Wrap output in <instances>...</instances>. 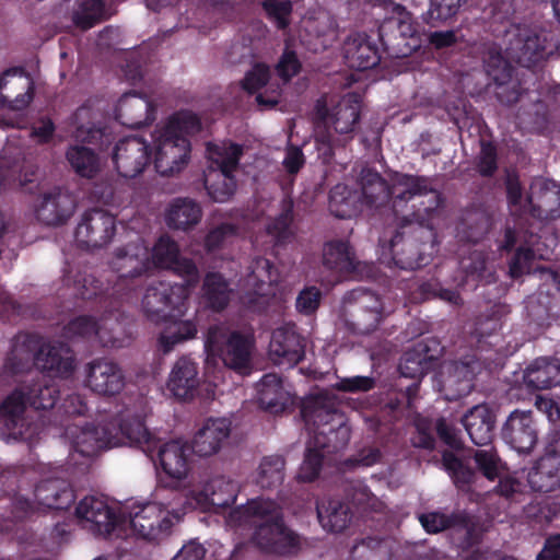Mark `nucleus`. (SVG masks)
<instances>
[{"mask_svg": "<svg viewBox=\"0 0 560 560\" xmlns=\"http://www.w3.org/2000/svg\"><path fill=\"white\" fill-rule=\"evenodd\" d=\"M405 187L394 201V214L399 220L398 229L389 241V258L382 262L387 267L416 270L429 264L422 246L433 243L435 230L433 219L443 199L439 191L429 187L424 176L405 175L400 180Z\"/></svg>", "mask_w": 560, "mask_h": 560, "instance_id": "nucleus-1", "label": "nucleus"}, {"mask_svg": "<svg viewBox=\"0 0 560 560\" xmlns=\"http://www.w3.org/2000/svg\"><path fill=\"white\" fill-rule=\"evenodd\" d=\"M77 295L85 301H93L96 312L101 314L100 320L90 315H80L72 318L63 328L62 336L67 339L97 338L105 348L118 349L125 347L124 322L127 319L126 311L119 319L109 304V299L101 289L100 279L93 275L79 273L75 278Z\"/></svg>", "mask_w": 560, "mask_h": 560, "instance_id": "nucleus-2", "label": "nucleus"}, {"mask_svg": "<svg viewBox=\"0 0 560 560\" xmlns=\"http://www.w3.org/2000/svg\"><path fill=\"white\" fill-rule=\"evenodd\" d=\"M33 366L67 378L75 369L74 352L66 342L45 343L36 334H18L5 357L3 373L18 376L30 372Z\"/></svg>", "mask_w": 560, "mask_h": 560, "instance_id": "nucleus-3", "label": "nucleus"}, {"mask_svg": "<svg viewBox=\"0 0 560 560\" xmlns=\"http://www.w3.org/2000/svg\"><path fill=\"white\" fill-rule=\"evenodd\" d=\"M73 450L85 457H93L101 451L120 443L147 446L151 448L152 435L145 427L144 419L129 409L120 411L103 425L85 424L82 428H69Z\"/></svg>", "mask_w": 560, "mask_h": 560, "instance_id": "nucleus-4", "label": "nucleus"}, {"mask_svg": "<svg viewBox=\"0 0 560 560\" xmlns=\"http://www.w3.org/2000/svg\"><path fill=\"white\" fill-rule=\"evenodd\" d=\"M116 279L112 285L104 288L100 280L101 289L109 299V304L119 319L124 316L125 305L133 298L136 291L143 284L151 270V261L148 248L138 243H129L115 249L109 261ZM112 280H108V284Z\"/></svg>", "mask_w": 560, "mask_h": 560, "instance_id": "nucleus-5", "label": "nucleus"}, {"mask_svg": "<svg viewBox=\"0 0 560 560\" xmlns=\"http://www.w3.org/2000/svg\"><path fill=\"white\" fill-rule=\"evenodd\" d=\"M244 514L253 518V541L265 552L287 556L299 549V536L283 521L279 504L272 500L253 499L244 506Z\"/></svg>", "mask_w": 560, "mask_h": 560, "instance_id": "nucleus-6", "label": "nucleus"}, {"mask_svg": "<svg viewBox=\"0 0 560 560\" xmlns=\"http://www.w3.org/2000/svg\"><path fill=\"white\" fill-rule=\"evenodd\" d=\"M59 399V390L55 385L40 381L23 383L14 388L0 404V422L8 436L13 440H24L25 411L27 406L36 410L54 408Z\"/></svg>", "mask_w": 560, "mask_h": 560, "instance_id": "nucleus-7", "label": "nucleus"}, {"mask_svg": "<svg viewBox=\"0 0 560 560\" xmlns=\"http://www.w3.org/2000/svg\"><path fill=\"white\" fill-rule=\"evenodd\" d=\"M209 166L203 173V184L209 197L215 202H225L236 190L234 172L240 165L243 147L232 141L207 143Z\"/></svg>", "mask_w": 560, "mask_h": 560, "instance_id": "nucleus-8", "label": "nucleus"}, {"mask_svg": "<svg viewBox=\"0 0 560 560\" xmlns=\"http://www.w3.org/2000/svg\"><path fill=\"white\" fill-rule=\"evenodd\" d=\"M304 420L315 427L310 442L326 456L342 451L349 443L351 432L345 424L332 401L316 398L312 406L302 409Z\"/></svg>", "mask_w": 560, "mask_h": 560, "instance_id": "nucleus-9", "label": "nucleus"}, {"mask_svg": "<svg viewBox=\"0 0 560 560\" xmlns=\"http://www.w3.org/2000/svg\"><path fill=\"white\" fill-rule=\"evenodd\" d=\"M254 345L252 334L231 330L223 325L209 326L205 340L208 357L220 359L226 368L243 375L250 372Z\"/></svg>", "mask_w": 560, "mask_h": 560, "instance_id": "nucleus-10", "label": "nucleus"}, {"mask_svg": "<svg viewBox=\"0 0 560 560\" xmlns=\"http://www.w3.org/2000/svg\"><path fill=\"white\" fill-rule=\"evenodd\" d=\"M386 316L381 296L370 290L357 288L342 298V318L347 329L354 335L374 332Z\"/></svg>", "mask_w": 560, "mask_h": 560, "instance_id": "nucleus-11", "label": "nucleus"}, {"mask_svg": "<svg viewBox=\"0 0 560 560\" xmlns=\"http://www.w3.org/2000/svg\"><path fill=\"white\" fill-rule=\"evenodd\" d=\"M361 120V101L357 94H348L332 108L330 125L336 135L326 130L316 142L326 148L324 155L331 158L335 148H345L353 140Z\"/></svg>", "mask_w": 560, "mask_h": 560, "instance_id": "nucleus-12", "label": "nucleus"}, {"mask_svg": "<svg viewBox=\"0 0 560 560\" xmlns=\"http://www.w3.org/2000/svg\"><path fill=\"white\" fill-rule=\"evenodd\" d=\"M187 301V290L184 287L159 281L147 288L141 305L147 319L160 324L183 316Z\"/></svg>", "mask_w": 560, "mask_h": 560, "instance_id": "nucleus-13", "label": "nucleus"}, {"mask_svg": "<svg viewBox=\"0 0 560 560\" xmlns=\"http://www.w3.org/2000/svg\"><path fill=\"white\" fill-rule=\"evenodd\" d=\"M154 167L162 176H171L186 166L190 159V141L186 137L166 133V129L155 131Z\"/></svg>", "mask_w": 560, "mask_h": 560, "instance_id": "nucleus-14", "label": "nucleus"}, {"mask_svg": "<svg viewBox=\"0 0 560 560\" xmlns=\"http://www.w3.org/2000/svg\"><path fill=\"white\" fill-rule=\"evenodd\" d=\"M129 523L135 535L148 541L166 537L173 526L167 508L156 502L133 505L129 513Z\"/></svg>", "mask_w": 560, "mask_h": 560, "instance_id": "nucleus-15", "label": "nucleus"}, {"mask_svg": "<svg viewBox=\"0 0 560 560\" xmlns=\"http://www.w3.org/2000/svg\"><path fill=\"white\" fill-rule=\"evenodd\" d=\"M115 234V217L100 208L86 210L74 232L78 245L86 249L105 247L112 242Z\"/></svg>", "mask_w": 560, "mask_h": 560, "instance_id": "nucleus-16", "label": "nucleus"}, {"mask_svg": "<svg viewBox=\"0 0 560 560\" xmlns=\"http://www.w3.org/2000/svg\"><path fill=\"white\" fill-rule=\"evenodd\" d=\"M527 481L535 492L549 493L560 488V432L548 434L545 453L528 472Z\"/></svg>", "mask_w": 560, "mask_h": 560, "instance_id": "nucleus-17", "label": "nucleus"}, {"mask_svg": "<svg viewBox=\"0 0 560 560\" xmlns=\"http://www.w3.org/2000/svg\"><path fill=\"white\" fill-rule=\"evenodd\" d=\"M417 24L408 14L385 20L378 27V39L384 51L392 58L409 56L417 47Z\"/></svg>", "mask_w": 560, "mask_h": 560, "instance_id": "nucleus-18", "label": "nucleus"}, {"mask_svg": "<svg viewBox=\"0 0 560 560\" xmlns=\"http://www.w3.org/2000/svg\"><path fill=\"white\" fill-rule=\"evenodd\" d=\"M152 161L150 144L137 136L120 139L113 152V162L117 173L125 178L140 175Z\"/></svg>", "mask_w": 560, "mask_h": 560, "instance_id": "nucleus-19", "label": "nucleus"}, {"mask_svg": "<svg viewBox=\"0 0 560 560\" xmlns=\"http://www.w3.org/2000/svg\"><path fill=\"white\" fill-rule=\"evenodd\" d=\"M503 441L520 454H528L538 441V430L532 411L515 409L501 429Z\"/></svg>", "mask_w": 560, "mask_h": 560, "instance_id": "nucleus-20", "label": "nucleus"}, {"mask_svg": "<svg viewBox=\"0 0 560 560\" xmlns=\"http://www.w3.org/2000/svg\"><path fill=\"white\" fill-rule=\"evenodd\" d=\"M33 100V82L22 67H13L0 74V106L21 110Z\"/></svg>", "mask_w": 560, "mask_h": 560, "instance_id": "nucleus-21", "label": "nucleus"}, {"mask_svg": "<svg viewBox=\"0 0 560 560\" xmlns=\"http://www.w3.org/2000/svg\"><path fill=\"white\" fill-rule=\"evenodd\" d=\"M86 385L98 395L114 396L125 387V375L114 361L97 358L86 366Z\"/></svg>", "mask_w": 560, "mask_h": 560, "instance_id": "nucleus-22", "label": "nucleus"}, {"mask_svg": "<svg viewBox=\"0 0 560 560\" xmlns=\"http://www.w3.org/2000/svg\"><path fill=\"white\" fill-rule=\"evenodd\" d=\"M77 207L74 196L59 187L40 196L36 206V218L49 226L65 224L73 214Z\"/></svg>", "mask_w": 560, "mask_h": 560, "instance_id": "nucleus-23", "label": "nucleus"}, {"mask_svg": "<svg viewBox=\"0 0 560 560\" xmlns=\"http://www.w3.org/2000/svg\"><path fill=\"white\" fill-rule=\"evenodd\" d=\"M527 202L534 218L546 221L560 218V185L550 179L533 182Z\"/></svg>", "mask_w": 560, "mask_h": 560, "instance_id": "nucleus-24", "label": "nucleus"}, {"mask_svg": "<svg viewBox=\"0 0 560 560\" xmlns=\"http://www.w3.org/2000/svg\"><path fill=\"white\" fill-rule=\"evenodd\" d=\"M269 355L276 365L293 368L304 359V339L292 328H277L269 343Z\"/></svg>", "mask_w": 560, "mask_h": 560, "instance_id": "nucleus-25", "label": "nucleus"}, {"mask_svg": "<svg viewBox=\"0 0 560 560\" xmlns=\"http://www.w3.org/2000/svg\"><path fill=\"white\" fill-rule=\"evenodd\" d=\"M406 174L401 175L396 185L390 188L385 178L380 173L371 168H364L360 175V187L359 192L361 199L368 208L378 209L385 206L390 197H393L392 209L394 210V201L397 194L402 192L405 187L400 185V180Z\"/></svg>", "mask_w": 560, "mask_h": 560, "instance_id": "nucleus-26", "label": "nucleus"}, {"mask_svg": "<svg viewBox=\"0 0 560 560\" xmlns=\"http://www.w3.org/2000/svg\"><path fill=\"white\" fill-rule=\"evenodd\" d=\"M190 452H192L191 445L180 440H172L160 446L158 452L160 466L164 474L172 479L165 487L175 488L180 480L187 477Z\"/></svg>", "mask_w": 560, "mask_h": 560, "instance_id": "nucleus-27", "label": "nucleus"}, {"mask_svg": "<svg viewBox=\"0 0 560 560\" xmlns=\"http://www.w3.org/2000/svg\"><path fill=\"white\" fill-rule=\"evenodd\" d=\"M342 50L347 65L358 71L373 69L381 62V52L376 42L366 33L349 35Z\"/></svg>", "mask_w": 560, "mask_h": 560, "instance_id": "nucleus-28", "label": "nucleus"}, {"mask_svg": "<svg viewBox=\"0 0 560 560\" xmlns=\"http://www.w3.org/2000/svg\"><path fill=\"white\" fill-rule=\"evenodd\" d=\"M75 516L91 523V529L100 535H112L119 524V517L108 504L96 497H85L75 508Z\"/></svg>", "mask_w": 560, "mask_h": 560, "instance_id": "nucleus-29", "label": "nucleus"}, {"mask_svg": "<svg viewBox=\"0 0 560 560\" xmlns=\"http://www.w3.org/2000/svg\"><path fill=\"white\" fill-rule=\"evenodd\" d=\"M511 48L517 51V61L526 66L538 63L541 60L560 58L556 45L549 48L541 40L540 35L527 27H517Z\"/></svg>", "mask_w": 560, "mask_h": 560, "instance_id": "nucleus-30", "label": "nucleus"}, {"mask_svg": "<svg viewBox=\"0 0 560 560\" xmlns=\"http://www.w3.org/2000/svg\"><path fill=\"white\" fill-rule=\"evenodd\" d=\"M231 434V421L225 418H210L196 432L191 450L200 457L217 454Z\"/></svg>", "mask_w": 560, "mask_h": 560, "instance_id": "nucleus-31", "label": "nucleus"}, {"mask_svg": "<svg viewBox=\"0 0 560 560\" xmlns=\"http://www.w3.org/2000/svg\"><path fill=\"white\" fill-rule=\"evenodd\" d=\"M460 421L474 444L483 446L492 442L497 416L494 410L487 404L471 407L462 417Z\"/></svg>", "mask_w": 560, "mask_h": 560, "instance_id": "nucleus-32", "label": "nucleus"}, {"mask_svg": "<svg viewBox=\"0 0 560 560\" xmlns=\"http://www.w3.org/2000/svg\"><path fill=\"white\" fill-rule=\"evenodd\" d=\"M152 104L147 96L136 91L125 93L115 107V119L122 126L138 129L150 125Z\"/></svg>", "mask_w": 560, "mask_h": 560, "instance_id": "nucleus-33", "label": "nucleus"}, {"mask_svg": "<svg viewBox=\"0 0 560 560\" xmlns=\"http://www.w3.org/2000/svg\"><path fill=\"white\" fill-rule=\"evenodd\" d=\"M34 497L38 506L48 510H67L75 501L71 485L60 478H48L38 482Z\"/></svg>", "mask_w": 560, "mask_h": 560, "instance_id": "nucleus-34", "label": "nucleus"}, {"mask_svg": "<svg viewBox=\"0 0 560 560\" xmlns=\"http://www.w3.org/2000/svg\"><path fill=\"white\" fill-rule=\"evenodd\" d=\"M200 378L198 365L188 357H180L174 364L167 387L180 400H190L195 397Z\"/></svg>", "mask_w": 560, "mask_h": 560, "instance_id": "nucleus-35", "label": "nucleus"}, {"mask_svg": "<svg viewBox=\"0 0 560 560\" xmlns=\"http://www.w3.org/2000/svg\"><path fill=\"white\" fill-rule=\"evenodd\" d=\"M523 380L526 387L532 390H542L560 385V361L537 358L524 371Z\"/></svg>", "mask_w": 560, "mask_h": 560, "instance_id": "nucleus-36", "label": "nucleus"}, {"mask_svg": "<svg viewBox=\"0 0 560 560\" xmlns=\"http://www.w3.org/2000/svg\"><path fill=\"white\" fill-rule=\"evenodd\" d=\"M257 400L259 406L270 413L282 412L289 401V393L284 390L281 377L276 373L265 374L257 384Z\"/></svg>", "mask_w": 560, "mask_h": 560, "instance_id": "nucleus-37", "label": "nucleus"}, {"mask_svg": "<svg viewBox=\"0 0 560 560\" xmlns=\"http://www.w3.org/2000/svg\"><path fill=\"white\" fill-rule=\"evenodd\" d=\"M481 371V363L475 354H467L451 365L446 383L456 392L455 397L470 394L474 389V380Z\"/></svg>", "mask_w": 560, "mask_h": 560, "instance_id": "nucleus-38", "label": "nucleus"}, {"mask_svg": "<svg viewBox=\"0 0 560 560\" xmlns=\"http://www.w3.org/2000/svg\"><path fill=\"white\" fill-rule=\"evenodd\" d=\"M317 517L324 529L340 533L352 518L350 506L339 499H323L316 503Z\"/></svg>", "mask_w": 560, "mask_h": 560, "instance_id": "nucleus-39", "label": "nucleus"}, {"mask_svg": "<svg viewBox=\"0 0 560 560\" xmlns=\"http://www.w3.org/2000/svg\"><path fill=\"white\" fill-rule=\"evenodd\" d=\"M201 291L202 303L215 313H220L229 306L233 292L224 276L215 271H210L205 276Z\"/></svg>", "mask_w": 560, "mask_h": 560, "instance_id": "nucleus-40", "label": "nucleus"}, {"mask_svg": "<svg viewBox=\"0 0 560 560\" xmlns=\"http://www.w3.org/2000/svg\"><path fill=\"white\" fill-rule=\"evenodd\" d=\"M323 262L328 269L343 275L354 273L359 265L349 242L341 240L330 241L325 244Z\"/></svg>", "mask_w": 560, "mask_h": 560, "instance_id": "nucleus-41", "label": "nucleus"}, {"mask_svg": "<svg viewBox=\"0 0 560 560\" xmlns=\"http://www.w3.org/2000/svg\"><path fill=\"white\" fill-rule=\"evenodd\" d=\"M363 205L359 191L347 185L338 184L329 192V211L338 219H351L361 211Z\"/></svg>", "mask_w": 560, "mask_h": 560, "instance_id": "nucleus-42", "label": "nucleus"}, {"mask_svg": "<svg viewBox=\"0 0 560 560\" xmlns=\"http://www.w3.org/2000/svg\"><path fill=\"white\" fill-rule=\"evenodd\" d=\"M202 215L201 207L190 198H176L170 205L166 223L171 229L187 230L196 225Z\"/></svg>", "mask_w": 560, "mask_h": 560, "instance_id": "nucleus-43", "label": "nucleus"}, {"mask_svg": "<svg viewBox=\"0 0 560 560\" xmlns=\"http://www.w3.org/2000/svg\"><path fill=\"white\" fill-rule=\"evenodd\" d=\"M95 114L90 106H80L72 115V124L75 127L74 138L78 141L100 144L104 143L106 128L94 122Z\"/></svg>", "mask_w": 560, "mask_h": 560, "instance_id": "nucleus-44", "label": "nucleus"}, {"mask_svg": "<svg viewBox=\"0 0 560 560\" xmlns=\"http://www.w3.org/2000/svg\"><path fill=\"white\" fill-rule=\"evenodd\" d=\"M294 201L287 196L281 201L280 213L267 225V233L273 237L276 245H285L294 238Z\"/></svg>", "mask_w": 560, "mask_h": 560, "instance_id": "nucleus-45", "label": "nucleus"}, {"mask_svg": "<svg viewBox=\"0 0 560 560\" xmlns=\"http://www.w3.org/2000/svg\"><path fill=\"white\" fill-rule=\"evenodd\" d=\"M171 318L166 323L167 326L161 331L158 338L159 349L163 353L171 352L176 345L190 340L197 335V325L195 322L187 319Z\"/></svg>", "mask_w": 560, "mask_h": 560, "instance_id": "nucleus-46", "label": "nucleus"}, {"mask_svg": "<svg viewBox=\"0 0 560 560\" xmlns=\"http://www.w3.org/2000/svg\"><path fill=\"white\" fill-rule=\"evenodd\" d=\"M66 158L72 170L81 177L93 178L100 171V159L94 150L83 145H71Z\"/></svg>", "mask_w": 560, "mask_h": 560, "instance_id": "nucleus-47", "label": "nucleus"}, {"mask_svg": "<svg viewBox=\"0 0 560 560\" xmlns=\"http://www.w3.org/2000/svg\"><path fill=\"white\" fill-rule=\"evenodd\" d=\"M203 492L213 506L226 509L236 501V485L224 477L212 478L203 488Z\"/></svg>", "mask_w": 560, "mask_h": 560, "instance_id": "nucleus-48", "label": "nucleus"}, {"mask_svg": "<svg viewBox=\"0 0 560 560\" xmlns=\"http://www.w3.org/2000/svg\"><path fill=\"white\" fill-rule=\"evenodd\" d=\"M107 19L103 0H84L72 14L73 24L82 31H88Z\"/></svg>", "mask_w": 560, "mask_h": 560, "instance_id": "nucleus-49", "label": "nucleus"}, {"mask_svg": "<svg viewBox=\"0 0 560 560\" xmlns=\"http://www.w3.org/2000/svg\"><path fill=\"white\" fill-rule=\"evenodd\" d=\"M442 465L459 490H467L474 482L476 472L467 463L451 451L442 453Z\"/></svg>", "mask_w": 560, "mask_h": 560, "instance_id": "nucleus-50", "label": "nucleus"}, {"mask_svg": "<svg viewBox=\"0 0 560 560\" xmlns=\"http://www.w3.org/2000/svg\"><path fill=\"white\" fill-rule=\"evenodd\" d=\"M285 460L280 455L265 456L258 468L257 485L262 489H271L284 479Z\"/></svg>", "mask_w": 560, "mask_h": 560, "instance_id": "nucleus-51", "label": "nucleus"}, {"mask_svg": "<svg viewBox=\"0 0 560 560\" xmlns=\"http://www.w3.org/2000/svg\"><path fill=\"white\" fill-rule=\"evenodd\" d=\"M163 128L168 135L188 138L201 130V121L195 113L182 110L172 115Z\"/></svg>", "mask_w": 560, "mask_h": 560, "instance_id": "nucleus-52", "label": "nucleus"}, {"mask_svg": "<svg viewBox=\"0 0 560 560\" xmlns=\"http://www.w3.org/2000/svg\"><path fill=\"white\" fill-rule=\"evenodd\" d=\"M180 255L178 244L168 235H162L152 248V262L158 269H167Z\"/></svg>", "mask_w": 560, "mask_h": 560, "instance_id": "nucleus-53", "label": "nucleus"}, {"mask_svg": "<svg viewBox=\"0 0 560 560\" xmlns=\"http://www.w3.org/2000/svg\"><path fill=\"white\" fill-rule=\"evenodd\" d=\"M166 270H171L175 275L183 278L182 283H172V285H182L187 290V299L191 290L198 284L200 280V273L195 261L187 257H180L175 259V262L170 266Z\"/></svg>", "mask_w": 560, "mask_h": 560, "instance_id": "nucleus-54", "label": "nucleus"}, {"mask_svg": "<svg viewBox=\"0 0 560 560\" xmlns=\"http://www.w3.org/2000/svg\"><path fill=\"white\" fill-rule=\"evenodd\" d=\"M326 455L308 442L304 459L300 466L298 479L312 482L319 476Z\"/></svg>", "mask_w": 560, "mask_h": 560, "instance_id": "nucleus-55", "label": "nucleus"}, {"mask_svg": "<svg viewBox=\"0 0 560 560\" xmlns=\"http://www.w3.org/2000/svg\"><path fill=\"white\" fill-rule=\"evenodd\" d=\"M468 0H430L428 11L430 22L446 23L454 20Z\"/></svg>", "mask_w": 560, "mask_h": 560, "instance_id": "nucleus-56", "label": "nucleus"}, {"mask_svg": "<svg viewBox=\"0 0 560 560\" xmlns=\"http://www.w3.org/2000/svg\"><path fill=\"white\" fill-rule=\"evenodd\" d=\"M419 521L427 533L436 534L460 524L464 520L454 513L429 512L421 514Z\"/></svg>", "mask_w": 560, "mask_h": 560, "instance_id": "nucleus-57", "label": "nucleus"}, {"mask_svg": "<svg viewBox=\"0 0 560 560\" xmlns=\"http://www.w3.org/2000/svg\"><path fill=\"white\" fill-rule=\"evenodd\" d=\"M275 266L271 260L265 257H255L249 266V272L245 278V284H258L259 289L271 283L273 279Z\"/></svg>", "mask_w": 560, "mask_h": 560, "instance_id": "nucleus-58", "label": "nucleus"}, {"mask_svg": "<svg viewBox=\"0 0 560 560\" xmlns=\"http://www.w3.org/2000/svg\"><path fill=\"white\" fill-rule=\"evenodd\" d=\"M476 167L482 177H491L498 171V150L492 141L480 140Z\"/></svg>", "mask_w": 560, "mask_h": 560, "instance_id": "nucleus-59", "label": "nucleus"}, {"mask_svg": "<svg viewBox=\"0 0 560 560\" xmlns=\"http://www.w3.org/2000/svg\"><path fill=\"white\" fill-rule=\"evenodd\" d=\"M262 8L270 21H272L279 30H284L290 24V15L292 13V3L290 0H265Z\"/></svg>", "mask_w": 560, "mask_h": 560, "instance_id": "nucleus-60", "label": "nucleus"}, {"mask_svg": "<svg viewBox=\"0 0 560 560\" xmlns=\"http://www.w3.org/2000/svg\"><path fill=\"white\" fill-rule=\"evenodd\" d=\"M464 224L467 228V240L471 243H478L489 232L490 218L483 212H474L467 214Z\"/></svg>", "mask_w": 560, "mask_h": 560, "instance_id": "nucleus-61", "label": "nucleus"}, {"mask_svg": "<svg viewBox=\"0 0 560 560\" xmlns=\"http://www.w3.org/2000/svg\"><path fill=\"white\" fill-rule=\"evenodd\" d=\"M270 79V68L264 62H256L249 71L246 72L242 88L253 94L264 88Z\"/></svg>", "mask_w": 560, "mask_h": 560, "instance_id": "nucleus-62", "label": "nucleus"}, {"mask_svg": "<svg viewBox=\"0 0 560 560\" xmlns=\"http://www.w3.org/2000/svg\"><path fill=\"white\" fill-rule=\"evenodd\" d=\"M535 259L534 249L530 247L520 246L516 248L510 264L509 273L511 278H521L524 273L530 271L532 264Z\"/></svg>", "mask_w": 560, "mask_h": 560, "instance_id": "nucleus-63", "label": "nucleus"}, {"mask_svg": "<svg viewBox=\"0 0 560 560\" xmlns=\"http://www.w3.org/2000/svg\"><path fill=\"white\" fill-rule=\"evenodd\" d=\"M237 233L236 225L232 223H221L208 232L205 237V248L208 253L220 249L229 237Z\"/></svg>", "mask_w": 560, "mask_h": 560, "instance_id": "nucleus-64", "label": "nucleus"}]
</instances>
